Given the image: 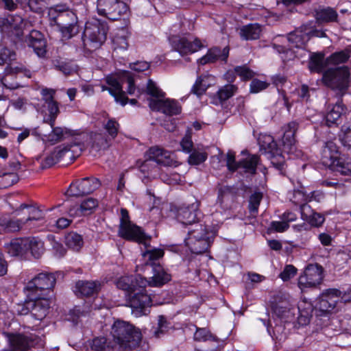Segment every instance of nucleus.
<instances>
[{
    "label": "nucleus",
    "mask_w": 351,
    "mask_h": 351,
    "mask_svg": "<svg viewBox=\"0 0 351 351\" xmlns=\"http://www.w3.org/2000/svg\"><path fill=\"white\" fill-rule=\"evenodd\" d=\"M170 43L173 49L181 56L195 53L202 47L200 40L190 35L172 36L170 38Z\"/></svg>",
    "instance_id": "nucleus-11"
},
{
    "label": "nucleus",
    "mask_w": 351,
    "mask_h": 351,
    "mask_svg": "<svg viewBox=\"0 0 351 351\" xmlns=\"http://www.w3.org/2000/svg\"><path fill=\"white\" fill-rule=\"evenodd\" d=\"M298 128V124L295 121L289 122L282 128V149L283 152L289 154L293 150L295 143V134Z\"/></svg>",
    "instance_id": "nucleus-18"
},
{
    "label": "nucleus",
    "mask_w": 351,
    "mask_h": 351,
    "mask_svg": "<svg viewBox=\"0 0 351 351\" xmlns=\"http://www.w3.org/2000/svg\"><path fill=\"white\" fill-rule=\"evenodd\" d=\"M27 238H16L5 245L6 252L12 256H22L27 253Z\"/></svg>",
    "instance_id": "nucleus-26"
},
{
    "label": "nucleus",
    "mask_w": 351,
    "mask_h": 351,
    "mask_svg": "<svg viewBox=\"0 0 351 351\" xmlns=\"http://www.w3.org/2000/svg\"><path fill=\"white\" fill-rule=\"evenodd\" d=\"M194 339L198 341L213 340L214 337L206 328H198L194 334Z\"/></svg>",
    "instance_id": "nucleus-59"
},
{
    "label": "nucleus",
    "mask_w": 351,
    "mask_h": 351,
    "mask_svg": "<svg viewBox=\"0 0 351 351\" xmlns=\"http://www.w3.org/2000/svg\"><path fill=\"white\" fill-rule=\"evenodd\" d=\"M17 176L14 173H3L0 176V184L3 188H7L17 182Z\"/></svg>",
    "instance_id": "nucleus-57"
},
{
    "label": "nucleus",
    "mask_w": 351,
    "mask_h": 351,
    "mask_svg": "<svg viewBox=\"0 0 351 351\" xmlns=\"http://www.w3.org/2000/svg\"><path fill=\"white\" fill-rule=\"evenodd\" d=\"M234 188L228 186L220 185L218 186V201L221 204L232 200L234 195Z\"/></svg>",
    "instance_id": "nucleus-46"
},
{
    "label": "nucleus",
    "mask_w": 351,
    "mask_h": 351,
    "mask_svg": "<svg viewBox=\"0 0 351 351\" xmlns=\"http://www.w3.org/2000/svg\"><path fill=\"white\" fill-rule=\"evenodd\" d=\"M269 84L264 81L254 79L250 84V91L253 93H257L263 90L266 89Z\"/></svg>",
    "instance_id": "nucleus-63"
},
{
    "label": "nucleus",
    "mask_w": 351,
    "mask_h": 351,
    "mask_svg": "<svg viewBox=\"0 0 351 351\" xmlns=\"http://www.w3.org/2000/svg\"><path fill=\"white\" fill-rule=\"evenodd\" d=\"M199 203L196 199L188 205L180 206L177 211V219L184 225H193L197 222L200 214Z\"/></svg>",
    "instance_id": "nucleus-15"
},
{
    "label": "nucleus",
    "mask_w": 351,
    "mask_h": 351,
    "mask_svg": "<svg viewBox=\"0 0 351 351\" xmlns=\"http://www.w3.org/2000/svg\"><path fill=\"white\" fill-rule=\"evenodd\" d=\"M298 186H295L293 190V197L291 199L292 202L295 204H298L300 206L301 213L302 218L305 220V215L304 214V209L306 206V193H305V187L302 185L300 181L297 182Z\"/></svg>",
    "instance_id": "nucleus-35"
},
{
    "label": "nucleus",
    "mask_w": 351,
    "mask_h": 351,
    "mask_svg": "<svg viewBox=\"0 0 351 351\" xmlns=\"http://www.w3.org/2000/svg\"><path fill=\"white\" fill-rule=\"evenodd\" d=\"M297 273V269L292 265H287L279 277L284 281H287L293 278Z\"/></svg>",
    "instance_id": "nucleus-61"
},
{
    "label": "nucleus",
    "mask_w": 351,
    "mask_h": 351,
    "mask_svg": "<svg viewBox=\"0 0 351 351\" xmlns=\"http://www.w3.org/2000/svg\"><path fill=\"white\" fill-rule=\"evenodd\" d=\"M314 16L319 23H329L335 21L338 14L337 12L331 8H319L315 10Z\"/></svg>",
    "instance_id": "nucleus-36"
},
{
    "label": "nucleus",
    "mask_w": 351,
    "mask_h": 351,
    "mask_svg": "<svg viewBox=\"0 0 351 351\" xmlns=\"http://www.w3.org/2000/svg\"><path fill=\"white\" fill-rule=\"evenodd\" d=\"M121 215L119 235L127 240L143 244L146 249L142 254L145 266L153 267L154 263H157L156 262L164 256L163 250L150 247V239L145 236L140 227L132 223L126 209L121 210Z\"/></svg>",
    "instance_id": "nucleus-1"
},
{
    "label": "nucleus",
    "mask_w": 351,
    "mask_h": 351,
    "mask_svg": "<svg viewBox=\"0 0 351 351\" xmlns=\"http://www.w3.org/2000/svg\"><path fill=\"white\" fill-rule=\"evenodd\" d=\"M96 11L99 16L116 21L127 14L128 7L121 0H97Z\"/></svg>",
    "instance_id": "nucleus-7"
},
{
    "label": "nucleus",
    "mask_w": 351,
    "mask_h": 351,
    "mask_svg": "<svg viewBox=\"0 0 351 351\" xmlns=\"http://www.w3.org/2000/svg\"><path fill=\"white\" fill-rule=\"evenodd\" d=\"M229 55V48L228 47L221 49L219 47H213L208 50L206 55L197 60L199 64L204 65L206 64L214 63L218 60L226 62Z\"/></svg>",
    "instance_id": "nucleus-22"
},
{
    "label": "nucleus",
    "mask_w": 351,
    "mask_h": 351,
    "mask_svg": "<svg viewBox=\"0 0 351 351\" xmlns=\"http://www.w3.org/2000/svg\"><path fill=\"white\" fill-rule=\"evenodd\" d=\"M259 157L256 155H252L243 160L239 162V168H243L246 172L254 174L256 171V167L258 163Z\"/></svg>",
    "instance_id": "nucleus-45"
},
{
    "label": "nucleus",
    "mask_w": 351,
    "mask_h": 351,
    "mask_svg": "<svg viewBox=\"0 0 351 351\" xmlns=\"http://www.w3.org/2000/svg\"><path fill=\"white\" fill-rule=\"evenodd\" d=\"M341 291L338 289H327L319 295L313 304V311L318 316L331 313L339 302Z\"/></svg>",
    "instance_id": "nucleus-6"
},
{
    "label": "nucleus",
    "mask_w": 351,
    "mask_h": 351,
    "mask_svg": "<svg viewBox=\"0 0 351 351\" xmlns=\"http://www.w3.org/2000/svg\"><path fill=\"white\" fill-rule=\"evenodd\" d=\"M43 242L36 237H27V252H30L35 258H39L44 253Z\"/></svg>",
    "instance_id": "nucleus-38"
},
{
    "label": "nucleus",
    "mask_w": 351,
    "mask_h": 351,
    "mask_svg": "<svg viewBox=\"0 0 351 351\" xmlns=\"http://www.w3.org/2000/svg\"><path fill=\"white\" fill-rule=\"evenodd\" d=\"M262 32L261 26L258 23H250L239 28V34L243 40H256Z\"/></svg>",
    "instance_id": "nucleus-33"
},
{
    "label": "nucleus",
    "mask_w": 351,
    "mask_h": 351,
    "mask_svg": "<svg viewBox=\"0 0 351 351\" xmlns=\"http://www.w3.org/2000/svg\"><path fill=\"white\" fill-rule=\"evenodd\" d=\"M100 185V181L96 178H84L71 183L66 193L71 196H82L93 193Z\"/></svg>",
    "instance_id": "nucleus-12"
},
{
    "label": "nucleus",
    "mask_w": 351,
    "mask_h": 351,
    "mask_svg": "<svg viewBox=\"0 0 351 351\" xmlns=\"http://www.w3.org/2000/svg\"><path fill=\"white\" fill-rule=\"evenodd\" d=\"M147 93L154 97L160 99L164 97V93L156 86V84L152 80H149L147 85Z\"/></svg>",
    "instance_id": "nucleus-60"
},
{
    "label": "nucleus",
    "mask_w": 351,
    "mask_h": 351,
    "mask_svg": "<svg viewBox=\"0 0 351 351\" xmlns=\"http://www.w3.org/2000/svg\"><path fill=\"white\" fill-rule=\"evenodd\" d=\"M350 73L346 66L329 69L323 75L324 84L332 89L344 91L348 86Z\"/></svg>",
    "instance_id": "nucleus-8"
},
{
    "label": "nucleus",
    "mask_w": 351,
    "mask_h": 351,
    "mask_svg": "<svg viewBox=\"0 0 351 351\" xmlns=\"http://www.w3.org/2000/svg\"><path fill=\"white\" fill-rule=\"evenodd\" d=\"M26 226L24 218H0V227L5 232H19Z\"/></svg>",
    "instance_id": "nucleus-32"
},
{
    "label": "nucleus",
    "mask_w": 351,
    "mask_h": 351,
    "mask_svg": "<svg viewBox=\"0 0 351 351\" xmlns=\"http://www.w3.org/2000/svg\"><path fill=\"white\" fill-rule=\"evenodd\" d=\"M261 199L262 194L260 193H255L250 196L249 210L251 215H255L257 213Z\"/></svg>",
    "instance_id": "nucleus-55"
},
{
    "label": "nucleus",
    "mask_w": 351,
    "mask_h": 351,
    "mask_svg": "<svg viewBox=\"0 0 351 351\" xmlns=\"http://www.w3.org/2000/svg\"><path fill=\"white\" fill-rule=\"evenodd\" d=\"M345 108L341 102H337L326 115V122L328 126L336 124L341 116L345 112Z\"/></svg>",
    "instance_id": "nucleus-39"
},
{
    "label": "nucleus",
    "mask_w": 351,
    "mask_h": 351,
    "mask_svg": "<svg viewBox=\"0 0 351 351\" xmlns=\"http://www.w3.org/2000/svg\"><path fill=\"white\" fill-rule=\"evenodd\" d=\"M287 40L291 44V47L295 48L296 50L287 49L285 46L276 43L274 44V47L277 51L279 53L283 54L281 58L284 61L291 60L294 57L302 58L306 55L307 32L305 25H302L289 34Z\"/></svg>",
    "instance_id": "nucleus-3"
},
{
    "label": "nucleus",
    "mask_w": 351,
    "mask_h": 351,
    "mask_svg": "<svg viewBox=\"0 0 351 351\" xmlns=\"http://www.w3.org/2000/svg\"><path fill=\"white\" fill-rule=\"evenodd\" d=\"M76 141H82L85 144V149L89 148L93 154H97L108 149L110 141L101 132H81L75 136Z\"/></svg>",
    "instance_id": "nucleus-9"
},
{
    "label": "nucleus",
    "mask_w": 351,
    "mask_h": 351,
    "mask_svg": "<svg viewBox=\"0 0 351 351\" xmlns=\"http://www.w3.org/2000/svg\"><path fill=\"white\" fill-rule=\"evenodd\" d=\"M211 75L199 76L196 80L195 83L192 87L191 92L197 96L204 94L207 88L210 86V80Z\"/></svg>",
    "instance_id": "nucleus-41"
},
{
    "label": "nucleus",
    "mask_w": 351,
    "mask_h": 351,
    "mask_svg": "<svg viewBox=\"0 0 351 351\" xmlns=\"http://www.w3.org/2000/svg\"><path fill=\"white\" fill-rule=\"evenodd\" d=\"M324 56L322 53H313L311 56L310 69L312 71L320 72L323 69Z\"/></svg>",
    "instance_id": "nucleus-53"
},
{
    "label": "nucleus",
    "mask_w": 351,
    "mask_h": 351,
    "mask_svg": "<svg viewBox=\"0 0 351 351\" xmlns=\"http://www.w3.org/2000/svg\"><path fill=\"white\" fill-rule=\"evenodd\" d=\"M338 158L339 152L337 145L333 141L326 142L321 151L322 163L330 167Z\"/></svg>",
    "instance_id": "nucleus-25"
},
{
    "label": "nucleus",
    "mask_w": 351,
    "mask_h": 351,
    "mask_svg": "<svg viewBox=\"0 0 351 351\" xmlns=\"http://www.w3.org/2000/svg\"><path fill=\"white\" fill-rule=\"evenodd\" d=\"M15 58L14 52L10 51L8 48H4L0 51V65H3Z\"/></svg>",
    "instance_id": "nucleus-64"
},
{
    "label": "nucleus",
    "mask_w": 351,
    "mask_h": 351,
    "mask_svg": "<svg viewBox=\"0 0 351 351\" xmlns=\"http://www.w3.org/2000/svg\"><path fill=\"white\" fill-rule=\"evenodd\" d=\"M339 138L343 145L351 147V123H345L341 129Z\"/></svg>",
    "instance_id": "nucleus-49"
},
{
    "label": "nucleus",
    "mask_w": 351,
    "mask_h": 351,
    "mask_svg": "<svg viewBox=\"0 0 351 351\" xmlns=\"http://www.w3.org/2000/svg\"><path fill=\"white\" fill-rule=\"evenodd\" d=\"M56 24L59 26L62 38L69 40L77 35L80 30L78 19L75 13L71 10L59 11L52 16Z\"/></svg>",
    "instance_id": "nucleus-5"
},
{
    "label": "nucleus",
    "mask_w": 351,
    "mask_h": 351,
    "mask_svg": "<svg viewBox=\"0 0 351 351\" xmlns=\"http://www.w3.org/2000/svg\"><path fill=\"white\" fill-rule=\"evenodd\" d=\"M25 42L29 47L39 56L43 57L46 53V42L43 34L36 30H32L27 37Z\"/></svg>",
    "instance_id": "nucleus-21"
},
{
    "label": "nucleus",
    "mask_w": 351,
    "mask_h": 351,
    "mask_svg": "<svg viewBox=\"0 0 351 351\" xmlns=\"http://www.w3.org/2000/svg\"><path fill=\"white\" fill-rule=\"evenodd\" d=\"M106 82L109 87L103 86L102 90H108L110 94L114 97L117 102H119L122 106H125L127 104L128 97L122 89L121 83L113 76H108L106 77Z\"/></svg>",
    "instance_id": "nucleus-19"
},
{
    "label": "nucleus",
    "mask_w": 351,
    "mask_h": 351,
    "mask_svg": "<svg viewBox=\"0 0 351 351\" xmlns=\"http://www.w3.org/2000/svg\"><path fill=\"white\" fill-rule=\"evenodd\" d=\"M30 10L36 13H40L47 8L46 0H29L28 3Z\"/></svg>",
    "instance_id": "nucleus-62"
},
{
    "label": "nucleus",
    "mask_w": 351,
    "mask_h": 351,
    "mask_svg": "<svg viewBox=\"0 0 351 351\" xmlns=\"http://www.w3.org/2000/svg\"><path fill=\"white\" fill-rule=\"evenodd\" d=\"M350 53L347 51H341L335 52L330 55L327 58V63L328 64H339L346 62L350 58Z\"/></svg>",
    "instance_id": "nucleus-47"
},
{
    "label": "nucleus",
    "mask_w": 351,
    "mask_h": 351,
    "mask_svg": "<svg viewBox=\"0 0 351 351\" xmlns=\"http://www.w3.org/2000/svg\"><path fill=\"white\" fill-rule=\"evenodd\" d=\"M330 167L342 175H351L350 159L339 157Z\"/></svg>",
    "instance_id": "nucleus-44"
},
{
    "label": "nucleus",
    "mask_w": 351,
    "mask_h": 351,
    "mask_svg": "<svg viewBox=\"0 0 351 351\" xmlns=\"http://www.w3.org/2000/svg\"><path fill=\"white\" fill-rule=\"evenodd\" d=\"M104 128L108 132V136L106 137L111 141L117 136L119 124L115 119H110L106 123H104Z\"/></svg>",
    "instance_id": "nucleus-48"
},
{
    "label": "nucleus",
    "mask_w": 351,
    "mask_h": 351,
    "mask_svg": "<svg viewBox=\"0 0 351 351\" xmlns=\"http://www.w3.org/2000/svg\"><path fill=\"white\" fill-rule=\"evenodd\" d=\"M110 334L114 345L121 350L135 349L140 346L142 340L140 329L122 320L114 322Z\"/></svg>",
    "instance_id": "nucleus-2"
},
{
    "label": "nucleus",
    "mask_w": 351,
    "mask_h": 351,
    "mask_svg": "<svg viewBox=\"0 0 351 351\" xmlns=\"http://www.w3.org/2000/svg\"><path fill=\"white\" fill-rule=\"evenodd\" d=\"M114 346L113 341H108L104 337H99L93 339L91 348L95 351H113Z\"/></svg>",
    "instance_id": "nucleus-42"
},
{
    "label": "nucleus",
    "mask_w": 351,
    "mask_h": 351,
    "mask_svg": "<svg viewBox=\"0 0 351 351\" xmlns=\"http://www.w3.org/2000/svg\"><path fill=\"white\" fill-rule=\"evenodd\" d=\"M66 246L74 250L79 251L84 245L82 237L76 232H69L65 237Z\"/></svg>",
    "instance_id": "nucleus-43"
},
{
    "label": "nucleus",
    "mask_w": 351,
    "mask_h": 351,
    "mask_svg": "<svg viewBox=\"0 0 351 351\" xmlns=\"http://www.w3.org/2000/svg\"><path fill=\"white\" fill-rule=\"evenodd\" d=\"M258 143L261 149L272 155H278L280 148L275 142L274 137L269 134H261L258 138Z\"/></svg>",
    "instance_id": "nucleus-34"
},
{
    "label": "nucleus",
    "mask_w": 351,
    "mask_h": 351,
    "mask_svg": "<svg viewBox=\"0 0 351 351\" xmlns=\"http://www.w3.org/2000/svg\"><path fill=\"white\" fill-rule=\"evenodd\" d=\"M289 228V224L287 223V221H271L268 229V233L271 232H283L286 231Z\"/></svg>",
    "instance_id": "nucleus-56"
},
{
    "label": "nucleus",
    "mask_w": 351,
    "mask_h": 351,
    "mask_svg": "<svg viewBox=\"0 0 351 351\" xmlns=\"http://www.w3.org/2000/svg\"><path fill=\"white\" fill-rule=\"evenodd\" d=\"M237 90V87L232 84H227L220 88L217 95L221 101H226L231 97Z\"/></svg>",
    "instance_id": "nucleus-52"
},
{
    "label": "nucleus",
    "mask_w": 351,
    "mask_h": 351,
    "mask_svg": "<svg viewBox=\"0 0 351 351\" xmlns=\"http://www.w3.org/2000/svg\"><path fill=\"white\" fill-rule=\"evenodd\" d=\"M97 200L93 198H88L84 200L80 204L83 215H89L97 206Z\"/></svg>",
    "instance_id": "nucleus-54"
},
{
    "label": "nucleus",
    "mask_w": 351,
    "mask_h": 351,
    "mask_svg": "<svg viewBox=\"0 0 351 351\" xmlns=\"http://www.w3.org/2000/svg\"><path fill=\"white\" fill-rule=\"evenodd\" d=\"M23 20L19 15L10 16L4 19H0V26L2 32H10L16 31V34L19 35V30L22 28Z\"/></svg>",
    "instance_id": "nucleus-28"
},
{
    "label": "nucleus",
    "mask_w": 351,
    "mask_h": 351,
    "mask_svg": "<svg viewBox=\"0 0 351 351\" xmlns=\"http://www.w3.org/2000/svg\"><path fill=\"white\" fill-rule=\"evenodd\" d=\"M208 157L206 152H199L194 149L188 158V162L191 165H198L204 162Z\"/></svg>",
    "instance_id": "nucleus-50"
},
{
    "label": "nucleus",
    "mask_w": 351,
    "mask_h": 351,
    "mask_svg": "<svg viewBox=\"0 0 351 351\" xmlns=\"http://www.w3.org/2000/svg\"><path fill=\"white\" fill-rule=\"evenodd\" d=\"M153 276L149 280L152 287H160L171 280V276L167 274L159 263L153 265Z\"/></svg>",
    "instance_id": "nucleus-29"
},
{
    "label": "nucleus",
    "mask_w": 351,
    "mask_h": 351,
    "mask_svg": "<svg viewBox=\"0 0 351 351\" xmlns=\"http://www.w3.org/2000/svg\"><path fill=\"white\" fill-rule=\"evenodd\" d=\"M56 281L53 274L40 273L27 283V289L32 292V295L44 296L54 287Z\"/></svg>",
    "instance_id": "nucleus-10"
},
{
    "label": "nucleus",
    "mask_w": 351,
    "mask_h": 351,
    "mask_svg": "<svg viewBox=\"0 0 351 351\" xmlns=\"http://www.w3.org/2000/svg\"><path fill=\"white\" fill-rule=\"evenodd\" d=\"M106 27L98 21L87 22L82 35L83 47L91 51L99 48L106 40Z\"/></svg>",
    "instance_id": "nucleus-4"
},
{
    "label": "nucleus",
    "mask_w": 351,
    "mask_h": 351,
    "mask_svg": "<svg viewBox=\"0 0 351 351\" xmlns=\"http://www.w3.org/2000/svg\"><path fill=\"white\" fill-rule=\"evenodd\" d=\"M16 212L18 215H21L22 214L27 215V217H23L27 228H31L33 221H40L44 217L41 210L35 206L25 204H21L19 208Z\"/></svg>",
    "instance_id": "nucleus-24"
},
{
    "label": "nucleus",
    "mask_w": 351,
    "mask_h": 351,
    "mask_svg": "<svg viewBox=\"0 0 351 351\" xmlns=\"http://www.w3.org/2000/svg\"><path fill=\"white\" fill-rule=\"evenodd\" d=\"M192 226L191 228L188 230V237L185 239V243H190V241H195L196 239L204 238V236L208 235V233H213L207 230L205 226L195 223Z\"/></svg>",
    "instance_id": "nucleus-37"
},
{
    "label": "nucleus",
    "mask_w": 351,
    "mask_h": 351,
    "mask_svg": "<svg viewBox=\"0 0 351 351\" xmlns=\"http://www.w3.org/2000/svg\"><path fill=\"white\" fill-rule=\"evenodd\" d=\"M147 156L146 162L153 161L162 166H171L173 164L171 153L158 147H151L147 152Z\"/></svg>",
    "instance_id": "nucleus-20"
},
{
    "label": "nucleus",
    "mask_w": 351,
    "mask_h": 351,
    "mask_svg": "<svg viewBox=\"0 0 351 351\" xmlns=\"http://www.w3.org/2000/svg\"><path fill=\"white\" fill-rule=\"evenodd\" d=\"M39 339L36 337L25 336L23 335H10L9 344L10 348L4 351H24L34 347L38 343Z\"/></svg>",
    "instance_id": "nucleus-17"
},
{
    "label": "nucleus",
    "mask_w": 351,
    "mask_h": 351,
    "mask_svg": "<svg viewBox=\"0 0 351 351\" xmlns=\"http://www.w3.org/2000/svg\"><path fill=\"white\" fill-rule=\"evenodd\" d=\"M85 149V144L82 141H73L67 145L58 146L53 152L58 161L66 159L71 160L78 157L82 151Z\"/></svg>",
    "instance_id": "nucleus-13"
},
{
    "label": "nucleus",
    "mask_w": 351,
    "mask_h": 351,
    "mask_svg": "<svg viewBox=\"0 0 351 351\" xmlns=\"http://www.w3.org/2000/svg\"><path fill=\"white\" fill-rule=\"evenodd\" d=\"M149 106L152 110L160 111L169 116L179 114L182 110L177 101L169 99H150Z\"/></svg>",
    "instance_id": "nucleus-16"
},
{
    "label": "nucleus",
    "mask_w": 351,
    "mask_h": 351,
    "mask_svg": "<svg viewBox=\"0 0 351 351\" xmlns=\"http://www.w3.org/2000/svg\"><path fill=\"white\" fill-rule=\"evenodd\" d=\"M324 269L317 263L308 264V287L320 285L324 278Z\"/></svg>",
    "instance_id": "nucleus-31"
},
{
    "label": "nucleus",
    "mask_w": 351,
    "mask_h": 351,
    "mask_svg": "<svg viewBox=\"0 0 351 351\" xmlns=\"http://www.w3.org/2000/svg\"><path fill=\"white\" fill-rule=\"evenodd\" d=\"M100 285V283L96 281L79 280L75 284L74 291L77 295L90 296L98 292Z\"/></svg>",
    "instance_id": "nucleus-27"
},
{
    "label": "nucleus",
    "mask_w": 351,
    "mask_h": 351,
    "mask_svg": "<svg viewBox=\"0 0 351 351\" xmlns=\"http://www.w3.org/2000/svg\"><path fill=\"white\" fill-rule=\"evenodd\" d=\"M52 130L47 136V140L51 143H56L62 141L65 135H74L70 130L61 127H51Z\"/></svg>",
    "instance_id": "nucleus-40"
},
{
    "label": "nucleus",
    "mask_w": 351,
    "mask_h": 351,
    "mask_svg": "<svg viewBox=\"0 0 351 351\" xmlns=\"http://www.w3.org/2000/svg\"><path fill=\"white\" fill-rule=\"evenodd\" d=\"M128 302L132 309V314L136 317L147 314V308L152 305L150 296L143 292V289L131 295Z\"/></svg>",
    "instance_id": "nucleus-14"
},
{
    "label": "nucleus",
    "mask_w": 351,
    "mask_h": 351,
    "mask_svg": "<svg viewBox=\"0 0 351 351\" xmlns=\"http://www.w3.org/2000/svg\"><path fill=\"white\" fill-rule=\"evenodd\" d=\"M117 285L119 289L130 292L131 293L135 292V285L132 277H123L120 278Z\"/></svg>",
    "instance_id": "nucleus-51"
},
{
    "label": "nucleus",
    "mask_w": 351,
    "mask_h": 351,
    "mask_svg": "<svg viewBox=\"0 0 351 351\" xmlns=\"http://www.w3.org/2000/svg\"><path fill=\"white\" fill-rule=\"evenodd\" d=\"M214 239V233H208V235L204 236V238L196 239L195 241H190V243L186 245L189 247L191 252L194 254H202L208 250L210 243Z\"/></svg>",
    "instance_id": "nucleus-30"
},
{
    "label": "nucleus",
    "mask_w": 351,
    "mask_h": 351,
    "mask_svg": "<svg viewBox=\"0 0 351 351\" xmlns=\"http://www.w3.org/2000/svg\"><path fill=\"white\" fill-rule=\"evenodd\" d=\"M47 106L49 112V120L47 121V122L49 124L50 127H53L55 125L56 117L59 113V108L58 106V103L56 101H54Z\"/></svg>",
    "instance_id": "nucleus-58"
},
{
    "label": "nucleus",
    "mask_w": 351,
    "mask_h": 351,
    "mask_svg": "<svg viewBox=\"0 0 351 351\" xmlns=\"http://www.w3.org/2000/svg\"><path fill=\"white\" fill-rule=\"evenodd\" d=\"M34 298L31 299L32 314L38 320L43 319L47 315L50 307V302L44 297L37 298L36 295H32Z\"/></svg>",
    "instance_id": "nucleus-23"
}]
</instances>
